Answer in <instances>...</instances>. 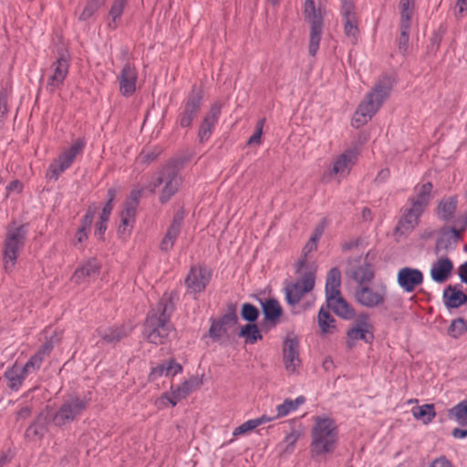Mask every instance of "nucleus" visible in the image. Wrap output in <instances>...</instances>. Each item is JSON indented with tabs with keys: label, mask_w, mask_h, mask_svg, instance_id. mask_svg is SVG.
Here are the masks:
<instances>
[{
	"label": "nucleus",
	"mask_w": 467,
	"mask_h": 467,
	"mask_svg": "<svg viewBox=\"0 0 467 467\" xmlns=\"http://www.w3.org/2000/svg\"><path fill=\"white\" fill-rule=\"evenodd\" d=\"M172 310V294L165 293L145 320L143 336L148 342L162 345L169 340L174 331L170 320Z\"/></svg>",
	"instance_id": "nucleus-1"
},
{
	"label": "nucleus",
	"mask_w": 467,
	"mask_h": 467,
	"mask_svg": "<svg viewBox=\"0 0 467 467\" xmlns=\"http://www.w3.org/2000/svg\"><path fill=\"white\" fill-rule=\"evenodd\" d=\"M393 84L394 80L390 76H383L378 79L358 106L352 118V126L359 128L372 119L389 97Z\"/></svg>",
	"instance_id": "nucleus-2"
},
{
	"label": "nucleus",
	"mask_w": 467,
	"mask_h": 467,
	"mask_svg": "<svg viewBox=\"0 0 467 467\" xmlns=\"http://www.w3.org/2000/svg\"><path fill=\"white\" fill-rule=\"evenodd\" d=\"M310 434V451L313 458L326 457L337 449L338 428L333 418L327 415L315 417Z\"/></svg>",
	"instance_id": "nucleus-3"
},
{
	"label": "nucleus",
	"mask_w": 467,
	"mask_h": 467,
	"mask_svg": "<svg viewBox=\"0 0 467 467\" xmlns=\"http://www.w3.org/2000/svg\"><path fill=\"white\" fill-rule=\"evenodd\" d=\"M51 348L52 346L50 344H46L24 366L15 363L12 367L8 368L4 374L7 387L12 390H18L27 376L37 372L45 356L51 351Z\"/></svg>",
	"instance_id": "nucleus-4"
},
{
	"label": "nucleus",
	"mask_w": 467,
	"mask_h": 467,
	"mask_svg": "<svg viewBox=\"0 0 467 467\" xmlns=\"http://www.w3.org/2000/svg\"><path fill=\"white\" fill-rule=\"evenodd\" d=\"M27 234L25 224L11 223L6 228L3 247V265L5 272H12L22 251Z\"/></svg>",
	"instance_id": "nucleus-5"
},
{
	"label": "nucleus",
	"mask_w": 467,
	"mask_h": 467,
	"mask_svg": "<svg viewBox=\"0 0 467 467\" xmlns=\"http://www.w3.org/2000/svg\"><path fill=\"white\" fill-rule=\"evenodd\" d=\"M182 184V178L177 167L167 165L152 180L150 186L152 192L161 186L159 199L161 203H165L179 191Z\"/></svg>",
	"instance_id": "nucleus-6"
},
{
	"label": "nucleus",
	"mask_w": 467,
	"mask_h": 467,
	"mask_svg": "<svg viewBox=\"0 0 467 467\" xmlns=\"http://www.w3.org/2000/svg\"><path fill=\"white\" fill-rule=\"evenodd\" d=\"M85 145L86 140L82 138L74 140L69 148L64 150L50 163L47 176L55 181L57 180L59 175L71 166L76 157L83 151Z\"/></svg>",
	"instance_id": "nucleus-7"
},
{
	"label": "nucleus",
	"mask_w": 467,
	"mask_h": 467,
	"mask_svg": "<svg viewBox=\"0 0 467 467\" xmlns=\"http://www.w3.org/2000/svg\"><path fill=\"white\" fill-rule=\"evenodd\" d=\"M88 402L79 397H69L65 400L53 416L54 424L62 427L76 420L86 410Z\"/></svg>",
	"instance_id": "nucleus-8"
},
{
	"label": "nucleus",
	"mask_w": 467,
	"mask_h": 467,
	"mask_svg": "<svg viewBox=\"0 0 467 467\" xmlns=\"http://www.w3.org/2000/svg\"><path fill=\"white\" fill-rule=\"evenodd\" d=\"M140 198V192L132 191L124 202V209L120 213V224L117 232L121 239L125 240L132 232Z\"/></svg>",
	"instance_id": "nucleus-9"
},
{
	"label": "nucleus",
	"mask_w": 467,
	"mask_h": 467,
	"mask_svg": "<svg viewBox=\"0 0 467 467\" xmlns=\"http://www.w3.org/2000/svg\"><path fill=\"white\" fill-rule=\"evenodd\" d=\"M69 68V55L67 51L58 54L56 60L50 65L47 73V88L50 92L58 89L64 83Z\"/></svg>",
	"instance_id": "nucleus-10"
},
{
	"label": "nucleus",
	"mask_w": 467,
	"mask_h": 467,
	"mask_svg": "<svg viewBox=\"0 0 467 467\" xmlns=\"http://www.w3.org/2000/svg\"><path fill=\"white\" fill-rule=\"evenodd\" d=\"M385 285H360L355 290L356 300L363 306L373 308L381 306L386 299Z\"/></svg>",
	"instance_id": "nucleus-11"
},
{
	"label": "nucleus",
	"mask_w": 467,
	"mask_h": 467,
	"mask_svg": "<svg viewBox=\"0 0 467 467\" xmlns=\"http://www.w3.org/2000/svg\"><path fill=\"white\" fill-rule=\"evenodd\" d=\"M358 158V150L349 149L337 156L329 170L324 174V180H330L333 177L342 179L347 177Z\"/></svg>",
	"instance_id": "nucleus-12"
},
{
	"label": "nucleus",
	"mask_w": 467,
	"mask_h": 467,
	"mask_svg": "<svg viewBox=\"0 0 467 467\" xmlns=\"http://www.w3.org/2000/svg\"><path fill=\"white\" fill-rule=\"evenodd\" d=\"M283 363L288 374H298L301 367L299 340L296 336H287L283 343Z\"/></svg>",
	"instance_id": "nucleus-13"
},
{
	"label": "nucleus",
	"mask_w": 467,
	"mask_h": 467,
	"mask_svg": "<svg viewBox=\"0 0 467 467\" xmlns=\"http://www.w3.org/2000/svg\"><path fill=\"white\" fill-rule=\"evenodd\" d=\"M315 285V274L308 272L300 280L285 286V298L289 305L296 306Z\"/></svg>",
	"instance_id": "nucleus-14"
},
{
	"label": "nucleus",
	"mask_w": 467,
	"mask_h": 467,
	"mask_svg": "<svg viewBox=\"0 0 467 467\" xmlns=\"http://www.w3.org/2000/svg\"><path fill=\"white\" fill-rule=\"evenodd\" d=\"M212 276L211 271L203 266H193L191 268L185 284L190 294H199L204 291Z\"/></svg>",
	"instance_id": "nucleus-15"
},
{
	"label": "nucleus",
	"mask_w": 467,
	"mask_h": 467,
	"mask_svg": "<svg viewBox=\"0 0 467 467\" xmlns=\"http://www.w3.org/2000/svg\"><path fill=\"white\" fill-rule=\"evenodd\" d=\"M397 282L404 292L412 293L423 283V274L417 268L405 266L398 271Z\"/></svg>",
	"instance_id": "nucleus-16"
},
{
	"label": "nucleus",
	"mask_w": 467,
	"mask_h": 467,
	"mask_svg": "<svg viewBox=\"0 0 467 467\" xmlns=\"http://www.w3.org/2000/svg\"><path fill=\"white\" fill-rule=\"evenodd\" d=\"M222 107L221 102H214L203 117L198 131V137L201 142L207 141L211 138L215 124L221 115Z\"/></svg>",
	"instance_id": "nucleus-17"
},
{
	"label": "nucleus",
	"mask_w": 467,
	"mask_h": 467,
	"mask_svg": "<svg viewBox=\"0 0 467 467\" xmlns=\"http://www.w3.org/2000/svg\"><path fill=\"white\" fill-rule=\"evenodd\" d=\"M371 325L368 320V317L363 316L359 317L356 323V325L351 327L347 333V347L348 348H352L357 340H364L366 342L370 341L372 339V331Z\"/></svg>",
	"instance_id": "nucleus-18"
},
{
	"label": "nucleus",
	"mask_w": 467,
	"mask_h": 467,
	"mask_svg": "<svg viewBox=\"0 0 467 467\" xmlns=\"http://www.w3.org/2000/svg\"><path fill=\"white\" fill-rule=\"evenodd\" d=\"M424 211L425 208L420 205L409 203V207L405 209L396 231H400L401 233L411 232L419 224L420 216Z\"/></svg>",
	"instance_id": "nucleus-19"
},
{
	"label": "nucleus",
	"mask_w": 467,
	"mask_h": 467,
	"mask_svg": "<svg viewBox=\"0 0 467 467\" xmlns=\"http://www.w3.org/2000/svg\"><path fill=\"white\" fill-rule=\"evenodd\" d=\"M202 95L201 90L193 89L189 96L184 109L182 113L181 119H180V125L182 128L190 127L194 117L196 116L197 112L200 109L201 103H202Z\"/></svg>",
	"instance_id": "nucleus-20"
},
{
	"label": "nucleus",
	"mask_w": 467,
	"mask_h": 467,
	"mask_svg": "<svg viewBox=\"0 0 467 467\" xmlns=\"http://www.w3.org/2000/svg\"><path fill=\"white\" fill-rule=\"evenodd\" d=\"M238 317L234 310L225 314L221 319L213 321L210 329L209 337L213 340H218L225 336L228 330L237 324Z\"/></svg>",
	"instance_id": "nucleus-21"
},
{
	"label": "nucleus",
	"mask_w": 467,
	"mask_h": 467,
	"mask_svg": "<svg viewBox=\"0 0 467 467\" xmlns=\"http://www.w3.org/2000/svg\"><path fill=\"white\" fill-rule=\"evenodd\" d=\"M137 71L134 67L127 64L119 76V92L125 97L131 96L136 90Z\"/></svg>",
	"instance_id": "nucleus-22"
},
{
	"label": "nucleus",
	"mask_w": 467,
	"mask_h": 467,
	"mask_svg": "<svg viewBox=\"0 0 467 467\" xmlns=\"http://www.w3.org/2000/svg\"><path fill=\"white\" fill-rule=\"evenodd\" d=\"M100 265L95 258H89L78 266L72 275V280L77 284L85 282L88 278L99 275Z\"/></svg>",
	"instance_id": "nucleus-23"
},
{
	"label": "nucleus",
	"mask_w": 467,
	"mask_h": 467,
	"mask_svg": "<svg viewBox=\"0 0 467 467\" xmlns=\"http://www.w3.org/2000/svg\"><path fill=\"white\" fill-rule=\"evenodd\" d=\"M48 415L41 412L35 421L26 430V438L31 441H37L43 439L47 431Z\"/></svg>",
	"instance_id": "nucleus-24"
},
{
	"label": "nucleus",
	"mask_w": 467,
	"mask_h": 467,
	"mask_svg": "<svg viewBox=\"0 0 467 467\" xmlns=\"http://www.w3.org/2000/svg\"><path fill=\"white\" fill-rule=\"evenodd\" d=\"M326 300L327 307L332 309L338 317L345 319H350L354 317L353 308L345 301L340 294L329 296Z\"/></svg>",
	"instance_id": "nucleus-25"
},
{
	"label": "nucleus",
	"mask_w": 467,
	"mask_h": 467,
	"mask_svg": "<svg viewBox=\"0 0 467 467\" xmlns=\"http://www.w3.org/2000/svg\"><path fill=\"white\" fill-rule=\"evenodd\" d=\"M306 20L310 23L308 52L312 57H315L319 48V43L321 40V35L323 31V16Z\"/></svg>",
	"instance_id": "nucleus-26"
},
{
	"label": "nucleus",
	"mask_w": 467,
	"mask_h": 467,
	"mask_svg": "<svg viewBox=\"0 0 467 467\" xmlns=\"http://www.w3.org/2000/svg\"><path fill=\"white\" fill-rule=\"evenodd\" d=\"M453 268L452 262L448 257L438 259L431 268V276L437 283L445 282Z\"/></svg>",
	"instance_id": "nucleus-27"
},
{
	"label": "nucleus",
	"mask_w": 467,
	"mask_h": 467,
	"mask_svg": "<svg viewBox=\"0 0 467 467\" xmlns=\"http://www.w3.org/2000/svg\"><path fill=\"white\" fill-rule=\"evenodd\" d=\"M432 184L424 182L414 187L413 194L409 198L408 202L427 208L431 199Z\"/></svg>",
	"instance_id": "nucleus-28"
},
{
	"label": "nucleus",
	"mask_w": 467,
	"mask_h": 467,
	"mask_svg": "<svg viewBox=\"0 0 467 467\" xmlns=\"http://www.w3.org/2000/svg\"><path fill=\"white\" fill-rule=\"evenodd\" d=\"M182 222V216L177 214L174 216L171 225L169 226L161 243V249L164 252H168L172 249L175 241L180 234L181 225Z\"/></svg>",
	"instance_id": "nucleus-29"
},
{
	"label": "nucleus",
	"mask_w": 467,
	"mask_h": 467,
	"mask_svg": "<svg viewBox=\"0 0 467 467\" xmlns=\"http://www.w3.org/2000/svg\"><path fill=\"white\" fill-rule=\"evenodd\" d=\"M317 325L321 337H327L337 331L335 318L323 306L318 311Z\"/></svg>",
	"instance_id": "nucleus-30"
},
{
	"label": "nucleus",
	"mask_w": 467,
	"mask_h": 467,
	"mask_svg": "<svg viewBox=\"0 0 467 467\" xmlns=\"http://www.w3.org/2000/svg\"><path fill=\"white\" fill-rule=\"evenodd\" d=\"M443 300L450 308H457L467 302V295L456 287L448 286L443 291Z\"/></svg>",
	"instance_id": "nucleus-31"
},
{
	"label": "nucleus",
	"mask_w": 467,
	"mask_h": 467,
	"mask_svg": "<svg viewBox=\"0 0 467 467\" xmlns=\"http://www.w3.org/2000/svg\"><path fill=\"white\" fill-rule=\"evenodd\" d=\"M456 207L457 198L455 196L442 199L438 204L437 214L441 220L450 221L454 215Z\"/></svg>",
	"instance_id": "nucleus-32"
},
{
	"label": "nucleus",
	"mask_w": 467,
	"mask_h": 467,
	"mask_svg": "<svg viewBox=\"0 0 467 467\" xmlns=\"http://www.w3.org/2000/svg\"><path fill=\"white\" fill-rule=\"evenodd\" d=\"M323 232H324V227L323 226L316 227V229L314 230L311 237L308 240V242L303 247L302 254H303L304 257H306L310 253H312V252L317 250V243H318L320 237L322 236ZM305 264H306V258L301 259L298 262L297 272L300 271V269L304 266Z\"/></svg>",
	"instance_id": "nucleus-33"
},
{
	"label": "nucleus",
	"mask_w": 467,
	"mask_h": 467,
	"mask_svg": "<svg viewBox=\"0 0 467 467\" xmlns=\"http://www.w3.org/2000/svg\"><path fill=\"white\" fill-rule=\"evenodd\" d=\"M340 271L337 267L330 269L326 280V298L329 296H337L340 294Z\"/></svg>",
	"instance_id": "nucleus-34"
},
{
	"label": "nucleus",
	"mask_w": 467,
	"mask_h": 467,
	"mask_svg": "<svg viewBox=\"0 0 467 467\" xmlns=\"http://www.w3.org/2000/svg\"><path fill=\"white\" fill-rule=\"evenodd\" d=\"M94 211L88 210V213L85 214L82 222L81 226L78 228L75 234L74 238V245L78 246V244H80L84 243L88 239V230L89 229L93 218H94Z\"/></svg>",
	"instance_id": "nucleus-35"
},
{
	"label": "nucleus",
	"mask_w": 467,
	"mask_h": 467,
	"mask_svg": "<svg viewBox=\"0 0 467 467\" xmlns=\"http://www.w3.org/2000/svg\"><path fill=\"white\" fill-rule=\"evenodd\" d=\"M102 339L107 343H115L126 337L129 332L123 327H109L99 330Z\"/></svg>",
	"instance_id": "nucleus-36"
},
{
	"label": "nucleus",
	"mask_w": 467,
	"mask_h": 467,
	"mask_svg": "<svg viewBox=\"0 0 467 467\" xmlns=\"http://www.w3.org/2000/svg\"><path fill=\"white\" fill-rule=\"evenodd\" d=\"M411 412L416 420H421L424 424L430 423L436 416L433 404L415 407L411 410Z\"/></svg>",
	"instance_id": "nucleus-37"
},
{
	"label": "nucleus",
	"mask_w": 467,
	"mask_h": 467,
	"mask_svg": "<svg viewBox=\"0 0 467 467\" xmlns=\"http://www.w3.org/2000/svg\"><path fill=\"white\" fill-rule=\"evenodd\" d=\"M304 402L305 398L302 396L297 397L294 400L289 399L285 400L282 404L276 407V415L274 417V419L283 418L288 415L290 412L296 410Z\"/></svg>",
	"instance_id": "nucleus-38"
},
{
	"label": "nucleus",
	"mask_w": 467,
	"mask_h": 467,
	"mask_svg": "<svg viewBox=\"0 0 467 467\" xmlns=\"http://www.w3.org/2000/svg\"><path fill=\"white\" fill-rule=\"evenodd\" d=\"M263 314L267 320H276L282 314V307L277 300L266 299L262 303Z\"/></svg>",
	"instance_id": "nucleus-39"
},
{
	"label": "nucleus",
	"mask_w": 467,
	"mask_h": 467,
	"mask_svg": "<svg viewBox=\"0 0 467 467\" xmlns=\"http://www.w3.org/2000/svg\"><path fill=\"white\" fill-rule=\"evenodd\" d=\"M344 35L351 44H356L358 41L359 29L358 18H342Z\"/></svg>",
	"instance_id": "nucleus-40"
},
{
	"label": "nucleus",
	"mask_w": 467,
	"mask_h": 467,
	"mask_svg": "<svg viewBox=\"0 0 467 467\" xmlns=\"http://www.w3.org/2000/svg\"><path fill=\"white\" fill-rule=\"evenodd\" d=\"M351 277L359 285L369 282L374 277V273L370 265L364 264L359 265L351 273Z\"/></svg>",
	"instance_id": "nucleus-41"
},
{
	"label": "nucleus",
	"mask_w": 467,
	"mask_h": 467,
	"mask_svg": "<svg viewBox=\"0 0 467 467\" xmlns=\"http://www.w3.org/2000/svg\"><path fill=\"white\" fill-rule=\"evenodd\" d=\"M400 26L404 28L410 27V20L414 10L413 0L400 1Z\"/></svg>",
	"instance_id": "nucleus-42"
},
{
	"label": "nucleus",
	"mask_w": 467,
	"mask_h": 467,
	"mask_svg": "<svg viewBox=\"0 0 467 467\" xmlns=\"http://www.w3.org/2000/svg\"><path fill=\"white\" fill-rule=\"evenodd\" d=\"M448 415L459 424H467V400H464L449 410Z\"/></svg>",
	"instance_id": "nucleus-43"
},
{
	"label": "nucleus",
	"mask_w": 467,
	"mask_h": 467,
	"mask_svg": "<svg viewBox=\"0 0 467 467\" xmlns=\"http://www.w3.org/2000/svg\"><path fill=\"white\" fill-rule=\"evenodd\" d=\"M240 337H244L246 343L254 344L262 338L258 327L254 324H247L242 327Z\"/></svg>",
	"instance_id": "nucleus-44"
},
{
	"label": "nucleus",
	"mask_w": 467,
	"mask_h": 467,
	"mask_svg": "<svg viewBox=\"0 0 467 467\" xmlns=\"http://www.w3.org/2000/svg\"><path fill=\"white\" fill-rule=\"evenodd\" d=\"M300 436V431L294 429L288 434H286L281 443V446L283 447L282 452L290 454L294 451L295 445Z\"/></svg>",
	"instance_id": "nucleus-45"
},
{
	"label": "nucleus",
	"mask_w": 467,
	"mask_h": 467,
	"mask_svg": "<svg viewBox=\"0 0 467 467\" xmlns=\"http://www.w3.org/2000/svg\"><path fill=\"white\" fill-rule=\"evenodd\" d=\"M340 16L342 18H358L355 0H341Z\"/></svg>",
	"instance_id": "nucleus-46"
},
{
	"label": "nucleus",
	"mask_w": 467,
	"mask_h": 467,
	"mask_svg": "<svg viewBox=\"0 0 467 467\" xmlns=\"http://www.w3.org/2000/svg\"><path fill=\"white\" fill-rule=\"evenodd\" d=\"M242 318L248 322H254L259 316L258 309L250 303H244L241 310Z\"/></svg>",
	"instance_id": "nucleus-47"
},
{
	"label": "nucleus",
	"mask_w": 467,
	"mask_h": 467,
	"mask_svg": "<svg viewBox=\"0 0 467 467\" xmlns=\"http://www.w3.org/2000/svg\"><path fill=\"white\" fill-rule=\"evenodd\" d=\"M467 330L466 324L462 318H457L451 321L449 327V334L457 338L462 336Z\"/></svg>",
	"instance_id": "nucleus-48"
},
{
	"label": "nucleus",
	"mask_w": 467,
	"mask_h": 467,
	"mask_svg": "<svg viewBox=\"0 0 467 467\" xmlns=\"http://www.w3.org/2000/svg\"><path fill=\"white\" fill-rule=\"evenodd\" d=\"M126 3L127 0H114L109 10V16L114 24L120 18Z\"/></svg>",
	"instance_id": "nucleus-49"
},
{
	"label": "nucleus",
	"mask_w": 467,
	"mask_h": 467,
	"mask_svg": "<svg viewBox=\"0 0 467 467\" xmlns=\"http://www.w3.org/2000/svg\"><path fill=\"white\" fill-rule=\"evenodd\" d=\"M260 425V421L249 420L240 426L236 427L233 431V436L237 437L242 434H245L253 430H254L256 427Z\"/></svg>",
	"instance_id": "nucleus-50"
},
{
	"label": "nucleus",
	"mask_w": 467,
	"mask_h": 467,
	"mask_svg": "<svg viewBox=\"0 0 467 467\" xmlns=\"http://www.w3.org/2000/svg\"><path fill=\"white\" fill-rule=\"evenodd\" d=\"M100 0H89L86 6L84 7L82 13L79 16V19L87 20L92 16V15L98 10L100 6Z\"/></svg>",
	"instance_id": "nucleus-51"
},
{
	"label": "nucleus",
	"mask_w": 467,
	"mask_h": 467,
	"mask_svg": "<svg viewBox=\"0 0 467 467\" xmlns=\"http://www.w3.org/2000/svg\"><path fill=\"white\" fill-rule=\"evenodd\" d=\"M304 13L306 19L323 16L322 11L315 7L314 0H305Z\"/></svg>",
	"instance_id": "nucleus-52"
},
{
	"label": "nucleus",
	"mask_w": 467,
	"mask_h": 467,
	"mask_svg": "<svg viewBox=\"0 0 467 467\" xmlns=\"http://www.w3.org/2000/svg\"><path fill=\"white\" fill-rule=\"evenodd\" d=\"M456 246L453 240L444 232L440 239L437 240L436 243V251L439 252L441 250H449L452 249Z\"/></svg>",
	"instance_id": "nucleus-53"
},
{
	"label": "nucleus",
	"mask_w": 467,
	"mask_h": 467,
	"mask_svg": "<svg viewBox=\"0 0 467 467\" xmlns=\"http://www.w3.org/2000/svg\"><path fill=\"white\" fill-rule=\"evenodd\" d=\"M409 32L410 27L404 28V26H400V36L399 38V49L405 53L409 46Z\"/></svg>",
	"instance_id": "nucleus-54"
},
{
	"label": "nucleus",
	"mask_w": 467,
	"mask_h": 467,
	"mask_svg": "<svg viewBox=\"0 0 467 467\" xmlns=\"http://www.w3.org/2000/svg\"><path fill=\"white\" fill-rule=\"evenodd\" d=\"M165 363L166 377L175 376L182 371V367L174 359H170Z\"/></svg>",
	"instance_id": "nucleus-55"
},
{
	"label": "nucleus",
	"mask_w": 467,
	"mask_h": 467,
	"mask_svg": "<svg viewBox=\"0 0 467 467\" xmlns=\"http://www.w3.org/2000/svg\"><path fill=\"white\" fill-rule=\"evenodd\" d=\"M163 375L166 376V368L164 362L152 368L148 378L150 381H154Z\"/></svg>",
	"instance_id": "nucleus-56"
},
{
	"label": "nucleus",
	"mask_w": 467,
	"mask_h": 467,
	"mask_svg": "<svg viewBox=\"0 0 467 467\" xmlns=\"http://www.w3.org/2000/svg\"><path fill=\"white\" fill-rule=\"evenodd\" d=\"M182 399L171 389V393H164L158 400V402L164 404L165 400H168L171 406H175Z\"/></svg>",
	"instance_id": "nucleus-57"
},
{
	"label": "nucleus",
	"mask_w": 467,
	"mask_h": 467,
	"mask_svg": "<svg viewBox=\"0 0 467 467\" xmlns=\"http://www.w3.org/2000/svg\"><path fill=\"white\" fill-rule=\"evenodd\" d=\"M172 389L182 400L185 399L192 391L185 381Z\"/></svg>",
	"instance_id": "nucleus-58"
},
{
	"label": "nucleus",
	"mask_w": 467,
	"mask_h": 467,
	"mask_svg": "<svg viewBox=\"0 0 467 467\" xmlns=\"http://www.w3.org/2000/svg\"><path fill=\"white\" fill-rule=\"evenodd\" d=\"M185 383L188 384L189 388L193 390L195 389L200 388L203 381L202 377L199 376H192L189 379L185 380Z\"/></svg>",
	"instance_id": "nucleus-59"
},
{
	"label": "nucleus",
	"mask_w": 467,
	"mask_h": 467,
	"mask_svg": "<svg viewBox=\"0 0 467 467\" xmlns=\"http://www.w3.org/2000/svg\"><path fill=\"white\" fill-rule=\"evenodd\" d=\"M107 223L108 221H103V220H99V222H98L97 225H96V230H95V235L101 239L103 237V234L107 229Z\"/></svg>",
	"instance_id": "nucleus-60"
},
{
	"label": "nucleus",
	"mask_w": 467,
	"mask_h": 467,
	"mask_svg": "<svg viewBox=\"0 0 467 467\" xmlns=\"http://www.w3.org/2000/svg\"><path fill=\"white\" fill-rule=\"evenodd\" d=\"M261 136H262V125L260 124V125H258V128H257L256 131L254 132V134L249 138L247 143L249 145L259 144Z\"/></svg>",
	"instance_id": "nucleus-61"
},
{
	"label": "nucleus",
	"mask_w": 467,
	"mask_h": 467,
	"mask_svg": "<svg viewBox=\"0 0 467 467\" xmlns=\"http://www.w3.org/2000/svg\"><path fill=\"white\" fill-rule=\"evenodd\" d=\"M431 467H453L451 462H449L446 458L441 457L434 460L431 465Z\"/></svg>",
	"instance_id": "nucleus-62"
},
{
	"label": "nucleus",
	"mask_w": 467,
	"mask_h": 467,
	"mask_svg": "<svg viewBox=\"0 0 467 467\" xmlns=\"http://www.w3.org/2000/svg\"><path fill=\"white\" fill-rule=\"evenodd\" d=\"M458 274L461 281L467 285V261L459 266Z\"/></svg>",
	"instance_id": "nucleus-63"
},
{
	"label": "nucleus",
	"mask_w": 467,
	"mask_h": 467,
	"mask_svg": "<svg viewBox=\"0 0 467 467\" xmlns=\"http://www.w3.org/2000/svg\"><path fill=\"white\" fill-rule=\"evenodd\" d=\"M113 205L110 203H106L102 209L101 214L99 216V220L109 221V215L111 213Z\"/></svg>",
	"instance_id": "nucleus-64"
}]
</instances>
